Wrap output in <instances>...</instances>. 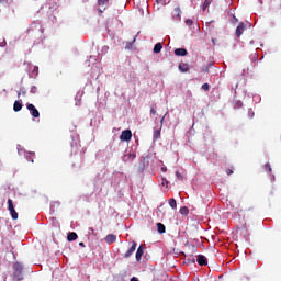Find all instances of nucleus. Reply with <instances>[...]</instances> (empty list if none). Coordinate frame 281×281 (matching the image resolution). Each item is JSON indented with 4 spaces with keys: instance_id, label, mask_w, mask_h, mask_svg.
Here are the masks:
<instances>
[{
    "instance_id": "nucleus-9",
    "label": "nucleus",
    "mask_w": 281,
    "mask_h": 281,
    "mask_svg": "<svg viewBox=\"0 0 281 281\" xmlns=\"http://www.w3.org/2000/svg\"><path fill=\"white\" fill-rule=\"evenodd\" d=\"M115 240H117V236H115L113 234H109L105 237V243H108V245H113V243H115Z\"/></svg>"
},
{
    "instance_id": "nucleus-25",
    "label": "nucleus",
    "mask_w": 281,
    "mask_h": 281,
    "mask_svg": "<svg viewBox=\"0 0 281 281\" xmlns=\"http://www.w3.org/2000/svg\"><path fill=\"white\" fill-rule=\"evenodd\" d=\"M212 2L210 0H205L204 3H203V10H205L206 8H210V4Z\"/></svg>"
},
{
    "instance_id": "nucleus-17",
    "label": "nucleus",
    "mask_w": 281,
    "mask_h": 281,
    "mask_svg": "<svg viewBox=\"0 0 281 281\" xmlns=\"http://www.w3.org/2000/svg\"><path fill=\"white\" fill-rule=\"evenodd\" d=\"M9 212H10L11 218H13V221H16L19 218V213L16 212V210L12 209Z\"/></svg>"
},
{
    "instance_id": "nucleus-19",
    "label": "nucleus",
    "mask_w": 281,
    "mask_h": 281,
    "mask_svg": "<svg viewBox=\"0 0 281 281\" xmlns=\"http://www.w3.org/2000/svg\"><path fill=\"white\" fill-rule=\"evenodd\" d=\"M161 137V128L154 131V139H159Z\"/></svg>"
},
{
    "instance_id": "nucleus-13",
    "label": "nucleus",
    "mask_w": 281,
    "mask_h": 281,
    "mask_svg": "<svg viewBox=\"0 0 281 281\" xmlns=\"http://www.w3.org/2000/svg\"><path fill=\"white\" fill-rule=\"evenodd\" d=\"M21 109H23V103L21 101H15L13 104V111H15V113H19Z\"/></svg>"
},
{
    "instance_id": "nucleus-42",
    "label": "nucleus",
    "mask_w": 281,
    "mask_h": 281,
    "mask_svg": "<svg viewBox=\"0 0 281 281\" xmlns=\"http://www.w3.org/2000/svg\"><path fill=\"white\" fill-rule=\"evenodd\" d=\"M249 113H252V110H251V109L249 110Z\"/></svg>"
},
{
    "instance_id": "nucleus-27",
    "label": "nucleus",
    "mask_w": 281,
    "mask_h": 281,
    "mask_svg": "<svg viewBox=\"0 0 281 281\" xmlns=\"http://www.w3.org/2000/svg\"><path fill=\"white\" fill-rule=\"evenodd\" d=\"M202 89L203 91H210V83H203Z\"/></svg>"
},
{
    "instance_id": "nucleus-14",
    "label": "nucleus",
    "mask_w": 281,
    "mask_h": 281,
    "mask_svg": "<svg viewBox=\"0 0 281 281\" xmlns=\"http://www.w3.org/2000/svg\"><path fill=\"white\" fill-rule=\"evenodd\" d=\"M67 240L69 243H72V240H78V234H76L75 232L69 233L67 236Z\"/></svg>"
},
{
    "instance_id": "nucleus-20",
    "label": "nucleus",
    "mask_w": 281,
    "mask_h": 281,
    "mask_svg": "<svg viewBox=\"0 0 281 281\" xmlns=\"http://www.w3.org/2000/svg\"><path fill=\"white\" fill-rule=\"evenodd\" d=\"M169 205L172 210H177V200L170 199L169 200Z\"/></svg>"
},
{
    "instance_id": "nucleus-33",
    "label": "nucleus",
    "mask_w": 281,
    "mask_h": 281,
    "mask_svg": "<svg viewBox=\"0 0 281 281\" xmlns=\"http://www.w3.org/2000/svg\"><path fill=\"white\" fill-rule=\"evenodd\" d=\"M150 114H151V115H157V110H155V108H151V109H150Z\"/></svg>"
},
{
    "instance_id": "nucleus-34",
    "label": "nucleus",
    "mask_w": 281,
    "mask_h": 281,
    "mask_svg": "<svg viewBox=\"0 0 281 281\" xmlns=\"http://www.w3.org/2000/svg\"><path fill=\"white\" fill-rule=\"evenodd\" d=\"M192 23H193L192 20H190V19L186 20V25H188L189 27H190V25H192Z\"/></svg>"
},
{
    "instance_id": "nucleus-3",
    "label": "nucleus",
    "mask_w": 281,
    "mask_h": 281,
    "mask_svg": "<svg viewBox=\"0 0 281 281\" xmlns=\"http://www.w3.org/2000/svg\"><path fill=\"white\" fill-rule=\"evenodd\" d=\"M26 108H27V111H30V113L33 117H41V112H38L36 106H34V104L29 103V104H26Z\"/></svg>"
},
{
    "instance_id": "nucleus-26",
    "label": "nucleus",
    "mask_w": 281,
    "mask_h": 281,
    "mask_svg": "<svg viewBox=\"0 0 281 281\" xmlns=\"http://www.w3.org/2000/svg\"><path fill=\"white\" fill-rule=\"evenodd\" d=\"M34 154H30L29 156H26L27 161H31V164H34Z\"/></svg>"
},
{
    "instance_id": "nucleus-12",
    "label": "nucleus",
    "mask_w": 281,
    "mask_h": 281,
    "mask_svg": "<svg viewBox=\"0 0 281 281\" xmlns=\"http://www.w3.org/2000/svg\"><path fill=\"white\" fill-rule=\"evenodd\" d=\"M175 55L176 56H188V50L186 48H176Z\"/></svg>"
},
{
    "instance_id": "nucleus-37",
    "label": "nucleus",
    "mask_w": 281,
    "mask_h": 281,
    "mask_svg": "<svg viewBox=\"0 0 281 281\" xmlns=\"http://www.w3.org/2000/svg\"><path fill=\"white\" fill-rule=\"evenodd\" d=\"M216 42H217V40H216V38H212V43H213V45H216Z\"/></svg>"
},
{
    "instance_id": "nucleus-29",
    "label": "nucleus",
    "mask_w": 281,
    "mask_h": 281,
    "mask_svg": "<svg viewBox=\"0 0 281 281\" xmlns=\"http://www.w3.org/2000/svg\"><path fill=\"white\" fill-rule=\"evenodd\" d=\"M265 170H266V172H271V165L268 162V164H266L265 165Z\"/></svg>"
},
{
    "instance_id": "nucleus-16",
    "label": "nucleus",
    "mask_w": 281,
    "mask_h": 281,
    "mask_svg": "<svg viewBox=\"0 0 281 281\" xmlns=\"http://www.w3.org/2000/svg\"><path fill=\"white\" fill-rule=\"evenodd\" d=\"M180 214L182 216H188V214H190V210L188 209V206L180 207Z\"/></svg>"
},
{
    "instance_id": "nucleus-18",
    "label": "nucleus",
    "mask_w": 281,
    "mask_h": 281,
    "mask_svg": "<svg viewBox=\"0 0 281 281\" xmlns=\"http://www.w3.org/2000/svg\"><path fill=\"white\" fill-rule=\"evenodd\" d=\"M159 234H166V226L161 223L157 224Z\"/></svg>"
},
{
    "instance_id": "nucleus-4",
    "label": "nucleus",
    "mask_w": 281,
    "mask_h": 281,
    "mask_svg": "<svg viewBox=\"0 0 281 281\" xmlns=\"http://www.w3.org/2000/svg\"><path fill=\"white\" fill-rule=\"evenodd\" d=\"M245 30H247V25L245 24V22H240L236 29V37L240 38V36H243Z\"/></svg>"
},
{
    "instance_id": "nucleus-23",
    "label": "nucleus",
    "mask_w": 281,
    "mask_h": 281,
    "mask_svg": "<svg viewBox=\"0 0 281 281\" xmlns=\"http://www.w3.org/2000/svg\"><path fill=\"white\" fill-rule=\"evenodd\" d=\"M32 76L34 77L38 76V66H33Z\"/></svg>"
},
{
    "instance_id": "nucleus-22",
    "label": "nucleus",
    "mask_w": 281,
    "mask_h": 281,
    "mask_svg": "<svg viewBox=\"0 0 281 281\" xmlns=\"http://www.w3.org/2000/svg\"><path fill=\"white\" fill-rule=\"evenodd\" d=\"M155 1H156V3H158V5H168V2L170 0H155Z\"/></svg>"
},
{
    "instance_id": "nucleus-31",
    "label": "nucleus",
    "mask_w": 281,
    "mask_h": 281,
    "mask_svg": "<svg viewBox=\"0 0 281 281\" xmlns=\"http://www.w3.org/2000/svg\"><path fill=\"white\" fill-rule=\"evenodd\" d=\"M88 234H92V236H97L95 231L93 229V227L88 228Z\"/></svg>"
},
{
    "instance_id": "nucleus-41",
    "label": "nucleus",
    "mask_w": 281,
    "mask_h": 281,
    "mask_svg": "<svg viewBox=\"0 0 281 281\" xmlns=\"http://www.w3.org/2000/svg\"><path fill=\"white\" fill-rule=\"evenodd\" d=\"M192 281H199V279H193Z\"/></svg>"
},
{
    "instance_id": "nucleus-28",
    "label": "nucleus",
    "mask_w": 281,
    "mask_h": 281,
    "mask_svg": "<svg viewBox=\"0 0 281 281\" xmlns=\"http://www.w3.org/2000/svg\"><path fill=\"white\" fill-rule=\"evenodd\" d=\"M127 157L130 161H133L137 157V155L133 153V154H128Z\"/></svg>"
},
{
    "instance_id": "nucleus-15",
    "label": "nucleus",
    "mask_w": 281,
    "mask_h": 281,
    "mask_svg": "<svg viewBox=\"0 0 281 281\" xmlns=\"http://www.w3.org/2000/svg\"><path fill=\"white\" fill-rule=\"evenodd\" d=\"M161 49H164V46L161 45V43L155 44L154 54H159L161 52Z\"/></svg>"
},
{
    "instance_id": "nucleus-21",
    "label": "nucleus",
    "mask_w": 281,
    "mask_h": 281,
    "mask_svg": "<svg viewBox=\"0 0 281 281\" xmlns=\"http://www.w3.org/2000/svg\"><path fill=\"white\" fill-rule=\"evenodd\" d=\"M8 210H9V212H10L11 210H14V202L12 201V199H9V200H8Z\"/></svg>"
},
{
    "instance_id": "nucleus-11",
    "label": "nucleus",
    "mask_w": 281,
    "mask_h": 281,
    "mask_svg": "<svg viewBox=\"0 0 281 281\" xmlns=\"http://www.w3.org/2000/svg\"><path fill=\"white\" fill-rule=\"evenodd\" d=\"M142 256H144V246H139L136 251V261L139 262L142 260Z\"/></svg>"
},
{
    "instance_id": "nucleus-2",
    "label": "nucleus",
    "mask_w": 281,
    "mask_h": 281,
    "mask_svg": "<svg viewBox=\"0 0 281 281\" xmlns=\"http://www.w3.org/2000/svg\"><path fill=\"white\" fill-rule=\"evenodd\" d=\"M132 137H133V132H131V130H125L121 133L120 140L121 142H131Z\"/></svg>"
},
{
    "instance_id": "nucleus-36",
    "label": "nucleus",
    "mask_w": 281,
    "mask_h": 281,
    "mask_svg": "<svg viewBox=\"0 0 281 281\" xmlns=\"http://www.w3.org/2000/svg\"><path fill=\"white\" fill-rule=\"evenodd\" d=\"M130 281H139V279H137V277H133Z\"/></svg>"
},
{
    "instance_id": "nucleus-32",
    "label": "nucleus",
    "mask_w": 281,
    "mask_h": 281,
    "mask_svg": "<svg viewBox=\"0 0 281 281\" xmlns=\"http://www.w3.org/2000/svg\"><path fill=\"white\" fill-rule=\"evenodd\" d=\"M38 91V88L36 86H32L31 93H36Z\"/></svg>"
},
{
    "instance_id": "nucleus-10",
    "label": "nucleus",
    "mask_w": 281,
    "mask_h": 281,
    "mask_svg": "<svg viewBox=\"0 0 281 281\" xmlns=\"http://www.w3.org/2000/svg\"><path fill=\"white\" fill-rule=\"evenodd\" d=\"M178 69L181 74H187V71H190V65L182 63L179 65Z\"/></svg>"
},
{
    "instance_id": "nucleus-8",
    "label": "nucleus",
    "mask_w": 281,
    "mask_h": 281,
    "mask_svg": "<svg viewBox=\"0 0 281 281\" xmlns=\"http://www.w3.org/2000/svg\"><path fill=\"white\" fill-rule=\"evenodd\" d=\"M196 261L200 267H205L207 265V258L203 255H199Z\"/></svg>"
},
{
    "instance_id": "nucleus-6",
    "label": "nucleus",
    "mask_w": 281,
    "mask_h": 281,
    "mask_svg": "<svg viewBox=\"0 0 281 281\" xmlns=\"http://www.w3.org/2000/svg\"><path fill=\"white\" fill-rule=\"evenodd\" d=\"M135 249H137V241H133L131 248L125 252V258H130L135 254Z\"/></svg>"
},
{
    "instance_id": "nucleus-39",
    "label": "nucleus",
    "mask_w": 281,
    "mask_h": 281,
    "mask_svg": "<svg viewBox=\"0 0 281 281\" xmlns=\"http://www.w3.org/2000/svg\"><path fill=\"white\" fill-rule=\"evenodd\" d=\"M251 117H254V112H250Z\"/></svg>"
},
{
    "instance_id": "nucleus-1",
    "label": "nucleus",
    "mask_w": 281,
    "mask_h": 281,
    "mask_svg": "<svg viewBox=\"0 0 281 281\" xmlns=\"http://www.w3.org/2000/svg\"><path fill=\"white\" fill-rule=\"evenodd\" d=\"M13 280L21 281L23 280V265L15 262L13 265Z\"/></svg>"
},
{
    "instance_id": "nucleus-24",
    "label": "nucleus",
    "mask_w": 281,
    "mask_h": 281,
    "mask_svg": "<svg viewBox=\"0 0 281 281\" xmlns=\"http://www.w3.org/2000/svg\"><path fill=\"white\" fill-rule=\"evenodd\" d=\"M8 45V42H5V38H0V47H5Z\"/></svg>"
},
{
    "instance_id": "nucleus-5",
    "label": "nucleus",
    "mask_w": 281,
    "mask_h": 281,
    "mask_svg": "<svg viewBox=\"0 0 281 281\" xmlns=\"http://www.w3.org/2000/svg\"><path fill=\"white\" fill-rule=\"evenodd\" d=\"M99 12L102 14L109 8V0H98Z\"/></svg>"
},
{
    "instance_id": "nucleus-30",
    "label": "nucleus",
    "mask_w": 281,
    "mask_h": 281,
    "mask_svg": "<svg viewBox=\"0 0 281 281\" xmlns=\"http://www.w3.org/2000/svg\"><path fill=\"white\" fill-rule=\"evenodd\" d=\"M176 177L179 179V181H183V176H181V172L177 171Z\"/></svg>"
},
{
    "instance_id": "nucleus-40",
    "label": "nucleus",
    "mask_w": 281,
    "mask_h": 281,
    "mask_svg": "<svg viewBox=\"0 0 281 281\" xmlns=\"http://www.w3.org/2000/svg\"><path fill=\"white\" fill-rule=\"evenodd\" d=\"M160 122H161V124H164V117L161 119V121H160Z\"/></svg>"
},
{
    "instance_id": "nucleus-35",
    "label": "nucleus",
    "mask_w": 281,
    "mask_h": 281,
    "mask_svg": "<svg viewBox=\"0 0 281 281\" xmlns=\"http://www.w3.org/2000/svg\"><path fill=\"white\" fill-rule=\"evenodd\" d=\"M226 175H228V176H229V175H234V170L227 169V170H226Z\"/></svg>"
},
{
    "instance_id": "nucleus-38",
    "label": "nucleus",
    "mask_w": 281,
    "mask_h": 281,
    "mask_svg": "<svg viewBox=\"0 0 281 281\" xmlns=\"http://www.w3.org/2000/svg\"><path fill=\"white\" fill-rule=\"evenodd\" d=\"M79 247H85V243L80 241Z\"/></svg>"
},
{
    "instance_id": "nucleus-7",
    "label": "nucleus",
    "mask_w": 281,
    "mask_h": 281,
    "mask_svg": "<svg viewBox=\"0 0 281 281\" xmlns=\"http://www.w3.org/2000/svg\"><path fill=\"white\" fill-rule=\"evenodd\" d=\"M172 19L173 21H181V8L176 7L172 12Z\"/></svg>"
}]
</instances>
